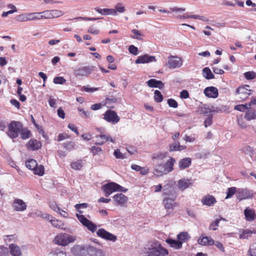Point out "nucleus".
Segmentation results:
<instances>
[{"label": "nucleus", "instance_id": "obj_1", "mask_svg": "<svg viewBox=\"0 0 256 256\" xmlns=\"http://www.w3.org/2000/svg\"><path fill=\"white\" fill-rule=\"evenodd\" d=\"M164 200L163 203L166 209H173L176 204L175 200L176 197V194L172 191H168L166 186H164Z\"/></svg>", "mask_w": 256, "mask_h": 256}, {"label": "nucleus", "instance_id": "obj_2", "mask_svg": "<svg viewBox=\"0 0 256 256\" xmlns=\"http://www.w3.org/2000/svg\"><path fill=\"white\" fill-rule=\"evenodd\" d=\"M22 128V124L18 121H12L8 125L7 135L12 139L18 137L20 130Z\"/></svg>", "mask_w": 256, "mask_h": 256}, {"label": "nucleus", "instance_id": "obj_3", "mask_svg": "<svg viewBox=\"0 0 256 256\" xmlns=\"http://www.w3.org/2000/svg\"><path fill=\"white\" fill-rule=\"evenodd\" d=\"M72 250L78 256H92V246L88 245H76L72 248Z\"/></svg>", "mask_w": 256, "mask_h": 256}, {"label": "nucleus", "instance_id": "obj_4", "mask_svg": "<svg viewBox=\"0 0 256 256\" xmlns=\"http://www.w3.org/2000/svg\"><path fill=\"white\" fill-rule=\"evenodd\" d=\"M76 240L75 236L66 233H62L56 236L54 240V244L60 246H66Z\"/></svg>", "mask_w": 256, "mask_h": 256}, {"label": "nucleus", "instance_id": "obj_5", "mask_svg": "<svg viewBox=\"0 0 256 256\" xmlns=\"http://www.w3.org/2000/svg\"><path fill=\"white\" fill-rule=\"evenodd\" d=\"M248 85H244L238 87L236 91L238 101L240 102L246 100L252 94V90L250 89Z\"/></svg>", "mask_w": 256, "mask_h": 256}, {"label": "nucleus", "instance_id": "obj_6", "mask_svg": "<svg viewBox=\"0 0 256 256\" xmlns=\"http://www.w3.org/2000/svg\"><path fill=\"white\" fill-rule=\"evenodd\" d=\"M94 66H80L74 70V74L76 76L82 78L84 77H88L94 70Z\"/></svg>", "mask_w": 256, "mask_h": 256}, {"label": "nucleus", "instance_id": "obj_7", "mask_svg": "<svg viewBox=\"0 0 256 256\" xmlns=\"http://www.w3.org/2000/svg\"><path fill=\"white\" fill-rule=\"evenodd\" d=\"M152 246L149 252L150 256H164L168 254V250L158 242L154 243Z\"/></svg>", "mask_w": 256, "mask_h": 256}, {"label": "nucleus", "instance_id": "obj_8", "mask_svg": "<svg viewBox=\"0 0 256 256\" xmlns=\"http://www.w3.org/2000/svg\"><path fill=\"white\" fill-rule=\"evenodd\" d=\"M76 216L78 220L84 226L86 227L88 230L92 232H94L96 231L97 229L96 225L92 221L88 220L84 216L78 214H76Z\"/></svg>", "mask_w": 256, "mask_h": 256}, {"label": "nucleus", "instance_id": "obj_9", "mask_svg": "<svg viewBox=\"0 0 256 256\" xmlns=\"http://www.w3.org/2000/svg\"><path fill=\"white\" fill-rule=\"evenodd\" d=\"M104 118L108 122L112 124H116L120 121V117L115 111L112 110H106L104 114Z\"/></svg>", "mask_w": 256, "mask_h": 256}, {"label": "nucleus", "instance_id": "obj_10", "mask_svg": "<svg viewBox=\"0 0 256 256\" xmlns=\"http://www.w3.org/2000/svg\"><path fill=\"white\" fill-rule=\"evenodd\" d=\"M236 196L240 200L251 198L253 197V192L252 190L247 188H238Z\"/></svg>", "mask_w": 256, "mask_h": 256}, {"label": "nucleus", "instance_id": "obj_11", "mask_svg": "<svg viewBox=\"0 0 256 256\" xmlns=\"http://www.w3.org/2000/svg\"><path fill=\"white\" fill-rule=\"evenodd\" d=\"M96 234L98 236L108 240L114 242L117 240L115 235L106 231L104 228H100L96 231Z\"/></svg>", "mask_w": 256, "mask_h": 256}, {"label": "nucleus", "instance_id": "obj_12", "mask_svg": "<svg viewBox=\"0 0 256 256\" xmlns=\"http://www.w3.org/2000/svg\"><path fill=\"white\" fill-rule=\"evenodd\" d=\"M12 206L16 212H23L27 208L26 203L23 200L19 198L14 199Z\"/></svg>", "mask_w": 256, "mask_h": 256}, {"label": "nucleus", "instance_id": "obj_13", "mask_svg": "<svg viewBox=\"0 0 256 256\" xmlns=\"http://www.w3.org/2000/svg\"><path fill=\"white\" fill-rule=\"evenodd\" d=\"M116 186H118L117 184L114 182L104 185L102 189L104 192L105 196L108 197L112 192H116Z\"/></svg>", "mask_w": 256, "mask_h": 256}, {"label": "nucleus", "instance_id": "obj_14", "mask_svg": "<svg viewBox=\"0 0 256 256\" xmlns=\"http://www.w3.org/2000/svg\"><path fill=\"white\" fill-rule=\"evenodd\" d=\"M182 64V62L180 58L172 56L168 57V65L170 68H180Z\"/></svg>", "mask_w": 256, "mask_h": 256}, {"label": "nucleus", "instance_id": "obj_15", "mask_svg": "<svg viewBox=\"0 0 256 256\" xmlns=\"http://www.w3.org/2000/svg\"><path fill=\"white\" fill-rule=\"evenodd\" d=\"M156 59L154 56H149L148 54H144L139 56L136 60V64H144L149 63L152 62H156Z\"/></svg>", "mask_w": 256, "mask_h": 256}, {"label": "nucleus", "instance_id": "obj_16", "mask_svg": "<svg viewBox=\"0 0 256 256\" xmlns=\"http://www.w3.org/2000/svg\"><path fill=\"white\" fill-rule=\"evenodd\" d=\"M204 94L208 98H216L218 96V92L216 88L210 86L204 89Z\"/></svg>", "mask_w": 256, "mask_h": 256}, {"label": "nucleus", "instance_id": "obj_17", "mask_svg": "<svg viewBox=\"0 0 256 256\" xmlns=\"http://www.w3.org/2000/svg\"><path fill=\"white\" fill-rule=\"evenodd\" d=\"M244 215L247 221L252 222L256 218V214L254 210L250 207H246L244 210Z\"/></svg>", "mask_w": 256, "mask_h": 256}, {"label": "nucleus", "instance_id": "obj_18", "mask_svg": "<svg viewBox=\"0 0 256 256\" xmlns=\"http://www.w3.org/2000/svg\"><path fill=\"white\" fill-rule=\"evenodd\" d=\"M113 198L117 205L122 206L128 201V197L122 194H117Z\"/></svg>", "mask_w": 256, "mask_h": 256}, {"label": "nucleus", "instance_id": "obj_19", "mask_svg": "<svg viewBox=\"0 0 256 256\" xmlns=\"http://www.w3.org/2000/svg\"><path fill=\"white\" fill-rule=\"evenodd\" d=\"M175 162L176 160L172 157H170L167 162L164 164H163L164 168L166 174L173 170L174 165Z\"/></svg>", "mask_w": 256, "mask_h": 256}, {"label": "nucleus", "instance_id": "obj_20", "mask_svg": "<svg viewBox=\"0 0 256 256\" xmlns=\"http://www.w3.org/2000/svg\"><path fill=\"white\" fill-rule=\"evenodd\" d=\"M10 254L12 256H22V252L20 248L14 244H12L9 245Z\"/></svg>", "mask_w": 256, "mask_h": 256}, {"label": "nucleus", "instance_id": "obj_21", "mask_svg": "<svg viewBox=\"0 0 256 256\" xmlns=\"http://www.w3.org/2000/svg\"><path fill=\"white\" fill-rule=\"evenodd\" d=\"M96 138H100L102 139V142H96L95 144L96 145H102L106 142H114V140L112 138V136L108 134H100L96 136Z\"/></svg>", "mask_w": 256, "mask_h": 256}, {"label": "nucleus", "instance_id": "obj_22", "mask_svg": "<svg viewBox=\"0 0 256 256\" xmlns=\"http://www.w3.org/2000/svg\"><path fill=\"white\" fill-rule=\"evenodd\" d=\"M216 202L214 197L210 195L206 196L202 200V202L204 205L209 206H214Z\"/></svg>", "mask_w": 256, "mask_h": 256}, {"label": "nucleus", "instance_id": "obj_23", "mask_svg": "<svg viewBox=\"0 0 256 256\" xmlns=\"http://www.w3.org/2000/svg\"><path fill=\"white\" fill-rule=\"evenodd\" d=\"M148 86L150 88H158L159 89H162L164 87V84L160 80H158L156 79H150L147 82Z\"/></svg>", "mask_w": 256, "mask_h": 256}, {"label": "nucleus", "instance_id": "obj_24", "mask_svg": "<svg viewBox=\"0 0 256 256\" xmlns=\"http://www.w3.org/2000/svg\"><path fill=\"white\" fill-rule=\"evenodd\" d=\"M41 146L40 142L34 139H30L27 144L28 148L32 150L39 149Z\"/></svg>", "mask_w": 256, "mask_h": 256}, {"label": "nucleus", "instance_id": "obj_25", "mask_svg": "<svg viewBox=\"0 0 256 256\" xmlns=\"http://www.w3.org/2000/svg\"><path fill=\"white\" fill-rule=\"evenodd\" d=\"M154 174L156 176H161L163 175L166 174V173L164 168L163 164H158L155 166Z\"/></svg>", "mask_w": 256, "mask_h": 256}, {"label": "nucleus", "instance_id": "obj_26", "mask_svg": "<svg viewBox=\"0 0 256 256\" xmlns=\"http://www.w3.org/2000/svg\"><path fill=\"white\" fill-rule=\"evenodd\" d=\"M198 243L202 246H212L214 244V240L211 237L203 236L198 239Z\"/></svg>", "mask_w": 256, "mask_h": 256}, {"label": "nucleus", "instance_id": "obj_27", "mask_svg": "<svg viewBox=\"0 0 256 256\" xmlns=\"http://www.w3.org/2000/svg\"><path fill=\"white\" fill-rule=\"evenodd\" d=\"M192 184L190 180L188 179H181L178 181V186L181 190H184Z\"/></svg>", "mask_w": 256, "mask_h": 256}, {"label": "nucleus", "instance_id": "obj_28", "mask_svg": "<svg viewBox=\"0 0 256 256\" xmlns=\"http://www.w3.org/2000/svg\"><path fill=\"white\" fill-rule=\"evenodd\" d=\"M166 242L170 246L176 250L180 249L182 247V242H179L178 240H176L169 238L166 240Z\"/></svg>", "mask_w": 256, "mask_h": 256}, {"label": "nucleus", "instance_id": "obj_29", "mask_svg": "<svg viewBox=\"0 0 256 256\" xmlns=\"http://www.w3.org/2000/svg\"><path fill=\"white\" fill-rule=\"evenodd\" d=\"M244 118L248 121L256 119V109L250 108L248 109L244 114Z\"/></svg>", "mask_w": 256, "mask_h": 256}, {"label": "nucleus", "instance_id": "obj_30", "mask_svg": "<svg viewBox=\"0 0 256 256\" xmlns=\"http://www.w3.org/2000/svg\"><path fill=\"white\" fill-rule=\"evenodd\" d=\"M192 163V160L190 158H186L181 160L178 162L179 168L180 170H184L188 168Z\"/></svg>", "mask_w": 256, "mask_h": 256}, {"label": "nucleus", "instance_id": "obj_31", "mask_svg": "<svg viewBox=\"0 0 256 256\" xmlns=\"http://www.w3.org/2000/svg\"><path fill=\"white\" fill-rule=\"evenodd\" d=\"M186 148V146H181L178 142H176L170 144L169 150L170 152L180 151L184 150Z\"/></svg>", "mask_w": 256, "mask_h": 256}, {"label": "nucleus", "instance_id": "obj_32", "mask_svg": "<svg viewBox=\"0 0 256 256\" xmlns=\"http://www.w3.org/2000/svg\"><path fill=\"white\" fill-rule=\"evenodd\" d=\"M202 74L203 76L206 80H210L214 78V74L208 67H206L203 68Z\"/></svg>", "mask_w": 256, "mask_h": 256}, {"label": "nucleus", "instance_id": "obj_33", "mask_svg": "<svg viewBox=\"0 0 256 256\" xmlns=\"http://www.w3.org/2000/svg\"><path fill=\"white\" fill-rule=\"evenodd\" d=\"M190 238L188 232H181L177 235V239L179 242H181L182 244L183 242H186L189 240Z\"/></svg>", "mask_w": 256, "mask_h": 256}, {"label": "nucleus", "instance_id": "obj_34", "mask_svg": "<svg viewBox=\"0 0 256 256\" xmlns=\"http://www.w3.org/2000/svg\"><path fill=\"white\" fill-rule=\"evenodd\" d=\"M83 160H78L71 163V168L74 170H80L83 166Z\"/></svg>", "mask_w": 256, "mask_h": 256}, {"label": "nucleus", "instance_id": "obj_35", "mask_svg": "<svg viewBox=\"0 0 256 256\" xmlns=\"http://www.w3.org/2000/svg\"><path fill=\"white\" fill-rule=\"evenodd\" d=\"M25 164L27 168L34 170L36 167L37 166L38 163L36 160L30 159L26 162Z\"/></svg>", "mask_w": 256, "mask_h": 256}, {"label": "nucleus", "instance_id": "obj_36", "mask_svg": "<svg viewBox=\"0 0 256 256\" xmlns=\"http://www.w3.org/2000/svg\"><path fill=\"white\" fill-rule=\"evenodd\" d=\"M50 222L52 226L58 228H64V224L60 220H59L55 218L53 220H50Z\"/></svg>", "mask_w": 256, "mask_h": 256}, {"label": "nucleus", "instance_id": "obj_37", "mask_svg": "<svg viewBox=\"0 0 256 256\" xmlns=\"http://www.w3.org/2000/svg\"><path fill=\"white\" fill-rule=\"evenodd\" d=\"M238 188L234 186L228 188L226 191V198L228 199L230 198L234 194H236L238 192Z\"/></svg>", "mask_w": 256, "mask_h": 256}, {"label": "nucleus", "instance_id": "obj_38", "mask_svg": "<svg viewBox=\"0 0 256 256\" xmlns=\"http://www.w3.org/2000/svg\"><path fill=\"white\" fill-rule=\"evenodd\" d=\"M63 147L67 150L70 152L74 149H76V144L74 142H69L62 144Z\"/></svg>", "mask_w": 256, "mask_h": 256}, {"label": "nucleus", "instance_id": "obj_39", "mask_svg": "<svg viewBox=\"0 0 256 256\" xmlns=\"http://www.w3.org/2000/svg\"><path fill=\"white\" fill-rule=\"evenodd\" d=\"M20 136L21 138L23 140H26L30 137L31 132L30 130H28L25 128L23 129V128L20 130Z\"/></svg>", "mask_w": 256, "mask_h": 256}, {"label": "nucleus", "instance_id": "obj_40", "mask_svg": "<svg viewBox=\"0 0 256 256\" xmlns=\"http://www.w3.org/2000/svg\"><path fill=\"white\" fill-rule=\"evenodd\" d=\"M40 14H41L40 15L41 19H49L54 18V14H52V11L50 10H45L42 12H40Z\"/></svg>", "mask_w": 256, "mask_h": 256}, {"label": "nucleus", "instance_id": "obj_41", "mask_svg": "<svg viewBox=\"0 0 256 256\" xmlns=\"http://www.w3.org/2000/svg\"><path fill=\"white\" fill-rule=\"evenodd\" d=\"M33 171L35 174L42 176L44 174V168L42 165H40L39 166L37 165V166L36 167Z\"/></svg>", "mask_w": 256, "mask_h": 256}, {"label": "nucleus", "instance_id": "obj_42", "mask_svg": "<svg viewBox=\"0 0 256 256\" xmlns=\"http://www.w3.org/2000/svg\"><path fill=\"white\" fill-rule=\"evenodd\" d=\"M250 108V104H248L247 103L244 104H238L234 106V109L235 110H237L240 112H244L245 110H248Z\"/></svg>", "mask_w": 256, "mask_h": 256}, {"label": "nucleus", "instance_id": "obj_43", "mask_svg": "<svg viewBox=\"0 0 256 256\" xmlns=\"http://www.w3.org/2000/svg\"><path fill=\"white\" fill-rule=\"evenodd\" d=\"M40 12H30L28 13L29 20H41Z\"/></svg>", "mask_w": 256, "mask_h": 256}, {"label": "nucleus", "instance_id": "obj_44", "mask_svg": "<svg viewBox=\"0 0 256 256\" xmlns=\"http://www.w3.org/2000/svg\"><path fill=\"white\" fill-rule=\"evenodd\" d=\"M154 100L156 102H160L163 100V96L158 90H156L154 92Z\"/></svg>", "mask_w": 256, "mask_h": 256}, {"label": "nucleus", "instance_id": "obj_45", "mask_svg": "<svg viewBox=\"0 0 256 256\" xmlns=\"http://www.w3.org/2000/svg\"><path fill=\"white\" fill-rule=\"evenodd\" d=\"M105 256L106 252L103 250L96 248L92 246V256Z\"/></svg>", "mask_w": 256, "mask_h": 256}, {"label": "nucleus", "instance_id": "obj_46", "mask_svg": "<svg viewBox=\"0 0 256 256\" xmlns=\"http://www.w3.org/2000/svg\"><path fill=\"white\" fill-rule=\"evenodd\" d=\"M132 32L134 34V36L131 35L130 37L132 38L136 39L138 40H142V38L140 36H142V34L138 30L136 29H133L132 30Z\"/></svg>", "mask_w": 256, "mask_h": 256}, {"label": "nucleus", "instance_id": "obj_47", "mask_svg": "<svg viewBox=\"0 0 256 256\" xmlns=\"http://www.w3.org/2000/svg\"><path fill=\"white\" fill-rule=\"evenodd\" d=\"M28 13L22 14L18 15L16 18V20L20 22H26L29 20Z\"/></svg>", "mask_w": 256, "mask_h": 256}, {"label": "nucleus", "instance_id": "obj_48", "mask_svg": "<svg viewBox=\"0 0 256 256\" xmlns=\"http://www.w3.org/2000/svg\"><path fill=\"white\" fill-rule=\"evenodd\" d=\"M90 152L94 155H98L102 154V150L101 148L92 146L90 149Z\"/></svg>", "mask_w": 256, "mask_h": 256}, {"label": "nucleus", "instance_id": "obj_49", "mask_svg": "<svg viewBox=\"0 0 256 256\" xmlns=\"http://www.w3.org/2000/svg\"><path fill=\"white\" fill-rule=\"evenodd\" d=\"M88 206L87 203H82L79 204H76L74 206L76 210L80 214H82L83 212L80 210L81 208H86Z\"/></svg>", "mask_w": 256, "mask_h": 256}, {"label": "nucleus", "instance_id": "obj_50", "mask_svg": "<svg viewBox=\"0 0 256 256\" xmlns=\"http://www.w3.org/2000/svg\"><path fill=\"white\" fill-rule=\"evenodd\" d=\"M54 83L55 84H63L66 82V80L62 76H56L54 78Z\"/></svg>", "mask_w": 256, "mask_h": 256}, {"label": "nucleus", "instance_id": "obj_51", "mask_svg": "<svg viewBox=\"0 0 256 256\" xmlns=\"http://www.w3.org/2000/svg\"><path fill=\"white\" fill-rule=\"evenodd\" d=\"M244 76L246 80H253L256 77V74L254 72H247L244 73Z\"/></svg>", "mask_w": 256, "mask_h": 256}, {"label": "nucleus", "instance_id": "obj_52", "mask_svg": "<svg viewBox=\"0 0 256 256\" xmlns=\"http://www.w3.org/2000/svg\"><path fill=\"white\" fill-rule=\"evenodd\" d=\"M220 220H225L223 218H220V219L216 220L214 222H212L210 226L209 229L213 230H215L217 229L216 226H218V224Z\"/></svg>", "mask_w": 256, "mask_h": 256}, {"label": "nucleus", "instance_id": "obj_53", "mask_svg": "<svg viewBox=\"0 0 256 256\" xmlns=\"http://www.w3.org/2000/svg\"><path fill=\"white\" fill-rule=\"evenodd\" d=\"M49 256H66V254L62 250H56L50 252Z\"/></svg>", "mask_w": 256, "mask_h": 256}, {"label": "nucleus", "instance_id": "obj_54", "mask_svg": "<svg viewBox=\"0 0 256 256\" xmlns=\"http://www.w3.org/2000/svg\"><path fill=\"white\" fill-rule=\"evenodd\" d=\"M16 238L14 234L6 235L4 236V240L6 243L12 242H14Z\"/></svg>", "mask_w": 256, "mask_h": 256}, {"label": "nucleus", "instance_id": "obj_55", "mask_svg": "<svg viewBox=\"0 0 256 256\" xmlns=\"http://www.w3.org/2000/svg\"><path fill=\"white\" fill-rule=\"evenodd\" d=\"M166 156V154L162 152H160L158 154H154L152 156V158L153 160H162Z\"/></svg>", "mask_w": 256, "mask_h": 256}, {"label": "nucleus", "instance_id": "obj_56", "mask_svg": "<svg viewBox=\"0 0 256 256\" xmlns=\"http://www.w3.org/2000/svg\"><path fill=\"white\" fill-rule=\"evenodd\" d=\"M8 248L4 246H0V256H8Z\"/></svg>", "mask_w": 256, "mask_h": 256}, {"label": "nucleus", "instance_id": "obj_57", "mask_svg": "<svg viewBox=\"0 0 256 256\" xmlns=\"http://www.w3.org/2000/svg\"><path fill=\"white\" fill-rule=\"evenodd\" d=\"M252 234L251 230H246L243 232L242 234L240 236V238H248L251 236Z\"/></svg>", "mask_w": 256, "mask_h": 256}, {"label": "nucleus", "instance_id": "obj_58", "mask_svg": "<svg viewBox=\"0 0 256 256\" xmlns=\"http://www.w3.org/2000/svg\"><path fill=\"white\" fill-rule=\"evenodd\" d=\"M168 106L173 108H176L178 106V102L173 98H170L168 100Z\"/></svg>", "mask_w": 256, "mask_h": 256}, {"label": "nucleus", "instance_id": "obj_59", "mask_svg": "<svg viewBox=\"0 0 256 256\" xmlns=\"http://www.w3.org/2000/svg\"><path fill=\"white\" fill-rule=\"evenodd\" d=\"M116 10V12H119L120 13L124 12L126 10L125 8L122 6V4L119 3L118 4L115 6Z\"/></svg>", "mask_w": 256, "mask_h": 256}, {"label": "nucleus", "instance_id": "obj_60", "mask_svg": "<svg viewBox=\"0 0 256 256\" xmlns=\"http://www.w3.org/2000/svg\"><path fill=\"white\" fill-rule=\"evenodd\" d=\"M128 50L130 54H132L134 56H136L138 54V48L134 46V45H130L129 46Z\"/></svg>", "mask_w": 256, "mask_h": 256}, {"label": "nucleus", "instance_id": "obj_61", "mask_svg": "<svg viewBox=\"0 0 256 256\" xmlns=\"http://www.w3.org/2000/svg\"><path fill=\"white\" fill-rule=\"evenodd\" d=\"M88 32L93 34H98L99 33V30H98L96 26H90L88 30Z\"/></svg>", "mask_w": 256, "mask_h": 256}, {"label": "nucleus", "instance_id": "obj_62", "mask_svg": "<svg viewBox=\"0 0 256 256\" xmlns=\"http://www.w3.org/2000/svg\"><path fill=\"white\" fill-rule=\"evenodd\" d=\"M94 10L102 15H108V8H96Z\"/></svg>", "mask_w": 256, "mask_h": 256}, {"label": "nucleus", "instance_id": "obj_63", "mask_svg": "<svg viewBox=\"0 0 256 256\" xmlns=\"http://www.w3.org/2000/svg\"><path fill=\"white\" fill-rule=\"evenodd\" d=\"M248 252L250 256H256V244L252 245L250 248Z\"/></svg>", "mask_w": 256, "mask_h": 256}, {"label": "nucleus", "instance_id": "obj_64", "mask_svg": "<svg viewBox=\"0 0 256 256\" xmlns=\"http://www.w3.org/2000/svg\"><path fill=\"white\" fill-rule=\"evenodd\" d=\"M114 156L116 158L124 159V155L120 152L118 149H117L114 151Z\"/></svg>", "mask_w": 256, "mask_h": 256}]
</instances>
